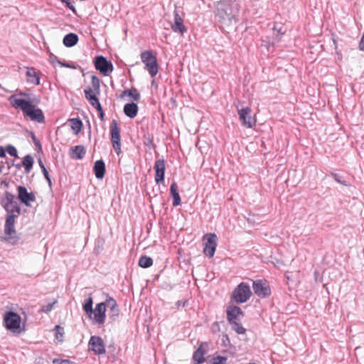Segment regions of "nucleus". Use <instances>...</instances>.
<instances>
[{
	"mask_svg": "<svg viewBox=\"0 0 364 364\" xmlns=\"http://www.w3.org/2000/svg\"><path fill=\"white\" fill-rule=\"evenodd\" d=\"M79 38L76 33H69L64 36L63 43L65 47L70 48L75 46Z\"/></svg>",
	"mask_w": 364,
	"mask_h": 364,
	"instance_id": "23",
	"label": "nucleus"
},
{
	"mask_svg": "<svg viewBox=\"0 0 364 364\" xmlns=\"http://www.w3.org/2000/svg\"><path fill=\"white\" fill-rule=\"evenodd\" d=\"M102 304H105V309L108 308L109 310L118 306L115 299L111 296H107V299Z\"/></svg>",
	"mask_w": 364,
	"mask_h": 364,
	"instance_id": "33",
	"label": "nucleus"
},
{
	"mask_svg": "<svg viewBox=\"0 0 364 364\" xmlns=\"http://www.w3.org/2000/svg\"><path fill=\"white\" fill-rule=\"evenodd\" d=\"M146 145L147 146H154V144H153V137H149L148 139H147V142L145 143Z\"/></svg>",
	"mask_w": 364,
	"mask_h": 364,
	"instance_id": "52",
	"label": "nucleus"
},
{
	"mask_svg": "<svg viewBox=\"0 0 364 364\" xmlns=\"http://www.w3.org/2000/svg\"><path fill=\"white\" fill-rule=\"evenodd\" d=\"M227 319L229 323L235 322V321H240V317H242L244 316V313L242 311L241 308L235 306V305H230L227 308Z\"/></svg>",
	"mask_w": 364,
	"mask_h": 364,
	"instance_id": "16",
	"label": "nucleus"
},
{
	"mask_svg": "<svg viewBox=\"0 0 364 364\" xmlns=\"http://www.w3.org/2000/svg\"><path fill=\"white\" fill-rule=\"evenodd\" d=\"M205 237H207V241L203 249V253L209 258H211L214 256L216 250L217 236L215 233H210L205 235Z\"/></svg>",
	"mask_w": 364,
	"mask_h": 364,
	"instance_id": "14",
	"label": "nucleus"
},
{
	"mask_svg": "<svg viewBox=\"0 0 364 364\" xmlns=\"http://www.w3.org/2000/svg\"><path fill=\"white\" fill-rule=\"evenodd\" d=\"M71 128L75 134L80 133L82 130L83 124L79 118H73L71 120Z\"/></svg>",
	"mask_w": 364,
	"mask_h": 364,
	"instance_id": "30",
	"label": "nucleus"
},
{
	"mask_svg": "<svg viewBox=\"0 0 364 364\" xmlns=\"http://www.w3.org/2000/svg\"><path fill=\"white\" fill-rule=\"evenodd\" d=\"M228 358L226 356L218 355L213 357L208 364H226Z\"/></svg>",
	"mask_w": 364,
	"mask_h": 364,
	"instance_id": "34",
	"label": "nucleus"
},
{
	"mask_svg": "<svg viewBox=\"0 0 364 364\" xmlns=\"http://www.w3.org/2000/svg\"><path fill=\"white\" fill-rule=\"evenodd\" d=\"M93 300L91 296L87 298L82 304V309L85 312V314L89 316V318H92V316L93 314Z\"/></svg>",
	"mask_w": 364,
	"mask_h": 364,
	"instance_id": "28",
	"label": "nucleus"
},
{
	"mask_svg": "<svg viewBox=\"0 0 364 364\" xmlns=\"http://www.w3.org/2000/svg\"><path fill=\"white\" fill-rule=\"evenodd\" d=\"M89 349L92 350L95 355L105 353V346L102 338L97 336H92L90 338Z\"/></svg>",
	"mask_w": 364,
	"mask_h": 364,
	"instance_id": "13",
	"label": "nucleus"
},
{
	"mask_svg": "<svg viewBox=\"0 0 364 364\" xmlns=\"http://www.w3.org/2000/svg\"><path fill=\"white\" fill-rule=\"evenodd\" d=\"M26 76L28 78V82L33 83L36 85L40 84V77L36 71V69L33 68H28L26 71Z\"/></svg>",
	"mask_w": 364,
	"mask_h": 364,
	"instance_id": "26",
	"label": "nucleus"
},
{
	"mask_svg": "<svg viewBox=\"0 0 364 364\" xmlns=\"http://www.w3.org/2000/svg\"><path fill=\"white\" fill-rule=\"evenodd\" d=\"M273 30L274 31H277L278 33L277 35V38H278V41H279L284 32L282 31V28H278L276 26H274Z\"/></svg>",
	"mask_w": 364,
	"mask_h": 364,
	"instance_id": "44",
	"label": "nucleus"
},
{
	"mask_svg": "<svg viewBox=\"0 0 364 364\" xmlns=\"http://www.w3.org/2000/svg\"><path fill=\"white\" fill-rule=\"evenodd\" d=\"M85 97L89 101L92 106H94L98 103L99 99L97 97V93L93 91L90 87H87L84 90Z\"/></svg>",
	"mask_w": 364,
	"mask_h": 364,
	"instance_id": "25",
	"label": "nucleus"
},
{
	"mask_svg": "<svg viewBox=\"0 0 364 364\" xmlns=\"http://www.w3.org/2000/svg\"><path fill=\"white\" fill-rule=\"evenodd\" d=\"M62 67H65V68H72V69H76V66L74 65H71L68 63H66V62H64V63H62L60 64Z\"/></svg>",
	"mask_w": 364,
	"mask_h": 364,
	"instance_id": "48",
	"label": "nucleus"
},
{
	"mask_svg": "<svg viewBox=\"0 0 364 364\" xmlns=\"http://www.w3.org/2000/svg\"><path fill=\"white\" fill-rule=\"evenodd\" d=\"M98 115H99V117L100 119V120L102 122L104 121L105 119V112L103 110H101L100 112H98Z\"/></svg>",
	"mask_w": 364,
	"mask_h": 364,
	"instance_id": "53",
	"label": "nucleus"
},
{
	"mask_svg": "<svg viewBox=\"0 0 364 364\" xmlns=\"http://www.w3.org/2000/svg\"><path fill=\"white\" fill-rule=\"evenodd\" d=\"M94 321L95 323L102 325L105 323V317H106V309L105 308V304H102V302L97 304L95 306V309H93Z\"/></svg>",
	"mask_w": 364,
	"mask_h": 364,
	"instance_id": "17",
	"label": "nucleus"
},
{
	"mask_svg": "<svg viewBox=\"0 0 364 364\" xmlns=\"http://www.w3.org/2000/svg\"><path fill=\"white\" fill-rule=\"evenodd\" d=\"M332 176H333L334 180L336 181H337L338 183H341V184H342L343 186H350V184L348 183L346 181L343 180V177L341 176H340L339 174H338V173H332Z\"/></svg>",
	"mask_w": 364,
	"mask_h": 364,
	"instance_id": "39",
	"label": "nucleus"
},
{
	"mask_svg": "<svg viewBox=\"0 0 364 364\" xmlns=\"http://www.w3.org/2000/svg\"><path fill=\"white\" fill-rule=\"evenodd\" d=\"M8 168H10L11 166H14V160H10L7 161Z\"/></svg>",
	"mask_w": 364,
	"mask_h": 364,
	"instance_id": "55",
	"label": "nucleus"
},
{
	"mask_svg": "<svg viewBox=\"0 0 364 364\" xmlns=\"http://www.w3.org/2000/svg\"><path fill=\"white\" fill-rule=\"evenodd\" d=\"M20 215L16 213H8L4 225V233L5 237L1 240L6 241L11 245H16L19 240V237L16 235V231L15 229V220Z\"/></svg>",
	"mask_w": 364,
	"mask_h": 364,
	"instance_id": "3",
	"label": "nucleus"
},
{
	"mask_svg": "<svg viewBox=\"0 0 364 364\" xmlns=\"http://www.w3.org/2000/svg\"><path fill=\"white\" fill-rule=\"evenodd\" d=\"M4 149L6 150V153L7 152L10 156L18 158L17 149L14 146L8 144Z\"/></svg>",
	"mask_w": 364,
	"mask_h": 364,
	"instance_id": "37",
	"label": "nucleus"
},
{
	"mask_svg": "<svg viewBox=\"0 0 364 364\" xmlns=\"http://www.w3.org/2000/svg\"><path fill=\"white\" fill-rule=\"evenodd\" d=\"M18 95L24 98H17L12 95L9 98L11 105L16 109H20L25 118L38 123H44L45 117L42 109L36 107L40 100L35 97H31V95L27 92H21Z\"/></svg>",
	"mask_w": 364,
	"mask_h": 364,
	"instance_id": "1",
	"label": "nucleus"
},
{
	"mask_svg": "<svg viewBox=\"0 0 364 364\" xmlns=\"http://www.w3.org/2000/svg\"><path fill=\"white\" fill-rule=\"evenodd\" d=\"M129 96L132 97L134 101L138 102L140 100V94L137 90L134 87L131 89L124 90L120 95V97L123 98L124 96Z\"/></svg>",
	"mask_w": 364,
	"mask_h": 364,
	"instance_id": "27",
	"label": "nucleus"
},
{
	"mask_svg": "<svg viewBox=\"0 0 364 364\" xmlns=\"http://www.w3.org/2000/svg\"><path fill=\"white\" fill-rule=\"evenodd\" d=\"M47 182H48V186H49L50 188H52V181H51V179H48V180H47Z\"/></svg>",
	"mask_w": 364,
	"mask_h": 364,
	"instance_id": "57",
	"label": "nucleus"
},
{
	"mask_svg": "<svg viewBox=\"0 0 364 364\" xmlns=\"http://www.w3.org/2000/svg\"><path fill=\"white\" fill-rule=\"evenodd\" d=\"M16 190L17 199L25 206L31 207V203L36 201V198L35 193L32 191L28 192L25 186H18Z\"/></svg>",
	"mask_w": 364,
	"mask_h": 364,
	"instance_id": "10",
	"label": "nucleus"
},
{
	"mask_svg": "<svg viewBox=\"0 0 364 364\" xmlns=\"http://www.w3.org/2000/svg\"><path fill=\"white\" fill-rule=\"evenodd\" d=\"M252 296L250 285L245 282L240 283L232 293V299L237 304L246 302Z\"/></svg>",
	"mask_w": 364,
	"mask_h": 364,
	"instance_id": "7",
	"label": "nucleus"
},
{
	"mask_svg": "<svg viewBox=\"0 0 364 364\" xmlns=\"http://www.w3.org/2000/svg\"><path fill=\"white\" fill-rule=\"evenodd\" d=\"M110 140L112 144L113 149L117 155H119L121 151V136L120 129L116 119H112L109 125Z\"/></svg>",
	"mask_w": 364,
	"mask_h": 364,
	"instance_id": "8",
	"label": "nucleus"
},
{
	"mask_svg": "<svg viewBox=\"0 0 364 364\" xmlns=\"http://www.w3.org/2000/svg\"><path fill=\"white\" fill-rule=\"evenodd\" d=\"M252 109L250 107L237 109L239 119L243 127H253L256 124V119L251 117Z\"/></svg>",
	"mask_w": 364,
	"mask_h": 364,
	"instance_id": "12",
	"label": "nucleus"
},
{
	"mask_svg": "<svg viewBox=\"0 0 364 364\" xmlns=\"http://www.w3.org/2000/svg\"><path fill=\"white\" fill-rule=\"evenodd\" d=\"M237 10L233 9L230 0H224L217 3L215 16L218 18V21L225 26H230L235 19Z\"/></svg>",
	"mask_w": 364,
	"mask_h": 364,
	"instance_id": "2",
	"label": "nucleus"
},
{
	"mask_svg": "<svg viewBox=\"0 0 364 364\" xmlns=\"http://www.w3.org/2000/svg\"><path fill=\"white\" fill-rule=\"evenodd\" d=\"M33 164L34 159L31 155L28 154L23 158L22 166L24 167L26 173H28L31 171Z\"/></svg>",
	"mask_w": 364,
	"mask_h": 364,
	"instance_id": "29",
	"label": "nucleus"
},
{
	"mask_svg": "<svg viewBox=\"0 0 364 364\" xmlns=\"http://www.w3.org/2000/svg\"><path fill=\"white\" fill-rule=\"evenodd\" d=\"M138 110V105L134 102L127 103L124 106V114L132 119L134 118L137 115Z\"/></svg>",
	"mask_w": 364,
	"mask_h": 364,
	"instance_id": "22",
	"label": "nucleus"
},
{
	"mask_svg": "<svg viewBox=\"0 0 364 364\" xmlns=\"http://www.w3.org/2000/svg\"><path fill=\"white\" fill-rule=\"evenodd\" d=\"M50 60L52 63H55V62H57L59 64L61 63V61L58 60V57L53 54L50 55Z\"/></svg>",
	"mask_w": 364,
	"mask_h": 364,
	"instance_id": "45",
	"label": "nucleus"
},
{
	"mask_svg": "<svg viewBox=\"0 0 364 364\" xmlns=\"http://www.w3.org/2000/svg\"><path fill=\"white\" fill-rule=\"evenodd\" d=\"M109 311H110V313L109 314V319H111L112 321H114L116 320V318L118 317L119 314V306L112 309Z\"/></svg>",
	"mask_w": 364,
	"mask_h": 364,
	"instance_id": "38",
	"label": "nucleus"
},
{
	"mask_svg": "<svg viewBox=\"0 0 364 364\" xmlns=\"http://www.w3.org/2000/svg\"><path fill=\"white\" fill-rule=\"evenodd\" d=\"M1 183L4 184L6 187H8L9 185V183L6 182V181H3Z\"/></svg>",
	"mask_w": 364,
	"mask_h": 364,
	"instance_id": "58",
	"label": "nucleus"
},
{
	"mask_svg": "<svg viewBox=\"0 0 364 364\" xmlns=\"http://www.w3.org/2000/svg\"><path fill=\"white\" fill-rule=\"evenodd\" d=\"M252 289L254 293L259 298L264 299L271 295V289L266 279L253 281Z\"/></svg>",
	"mask_w": 364,
	"mask_h": 364,
	"instance_id": "9",
	"label": "nucleus"
},
{
	"mask_svg": "<svg viewBox=\"0 0 364 364\" xmlns=\"http://www.w3.org/2000/svg\"><path fill=\"white\" fill-rule=\"evenodd\" d=\"M154 169L155 171V181L160 184L164 181L165 178V161L164 159H158L155 161Z\"/></svg>",
	"mask_w": 364,
	"mask_h": 364,
	"instance_id": "15",
	"label": "nucleus"
},
{
	"mask_svg": "<svg viewBox=\"0 0 364 364\" xmlns=\"http://www.w3.org/2000/svg\"><path fill=\"white\" fill-rule=\"evenodd\" d=\"M38 164H39L41 171L46 169V168L45 167V166L41 159H38Z\"/></svg>",
	"mask_w": 364,
	"mask_h": 364,
	"instance_id": "54",
	"label": "nucleus"
},
{
	"mask_svg": "<svg viewBox=\"0 0 364 364\" xmlns=\"http://www.w3.org/2000/svg\"><path fill=\"white\" fill-rule=\"evenodd\" d=\"M42 173L46 178V180H48V179H50V175L48 173V171H47V169H45L43 171H42Z\"/></svg>",
	"mask_w": 364,
	"mask_h": 364,
	"instance_id": "50",
	"label": "nucleus"
},
{
	"mask_svg": "<svg viewBox=\"0 0 364 364\" xmlns=\"http://www.w3.org/2000/svg\"><path fill=\"white\" fill-rule=\"evenodd\" d=\"M55 338L59 341H63V335L65 333L63 327L60 326V325H56L55 326Z\"/></svg>",
	"mask_w": 364,
	"mask_h": 364,
	"instance_id": "36",
	"label": "nucleus"
},
{
	"mask_svg": "<svg viewBox=\"0 0 364 364\" xmlns=\"http://www.w3.org/2000/svg\"><path fill=\"white\" fill-rule=\"evenodd\" d=\"M171 196L173 198V206L181 205V200L179 193L178 191V186L176 182H173L170 187Z\"/></svg>",
	"mask_w": 364,
	"mask_h": 364,
	"instance_id": "24",
	"label": "nucleus"
},
{
	"mask_svg": "<svg viewBox=\"0 0 364 364\" xmlns=\"http://www.w3.org/2000/svg\"><path fill=\"white\" fill-rule=\"evenodd\" d=\"M56 302L57 301H55L53 303H49L46 305L42 306L41 308V311L44 312V313L50 312L53 309V306Z\"/></svg>",
	"mask_w": 364,
	"mask_h": 364,
	"instance_id": "40",
	"label": "nucleus"
},
{
	"mask_svg": "<svg viewBox=\"0 0 364 364\" xmlns=\"http://www.w3.org/2000/svg\"><path fill=\"white\" fill-rule=\"evenodd\" d=\"M138 264L142 268H148L153 264V259L150 257L143 255L139 258Z\"/></svg>",
	"mask_w": 364,
	"mask_h": 364,
	"instance_id": "31",
	"label": "nucleus"
},
{
	"mask_svg": "<svg viewBox=\"0 0 364 364\" xmlns=\"http://www.w3.org/2000/svg\"><path fill=\"white\" fill-rule=\"evenodd\" d=\"M21 318L18 314L13 311H6L4 316V325L6 330L14 333L22 332L21 328Z\"/></svg>",
	"mask_w": 364,
	"mask_h": 364,
	"instance_id": "4",
	"label": "nucleus"
},
{
	"mask_svg": "<svg viewBox=\"0 0 364 364\" xmlns=\"http://www.w3.org/2000/svg\"><path fill=\"white\" fill-rule=\"evenodd\" d=\"M93 63L95 69L99 70L104 75H108L114 69L112 62L107 60L103 55L96 56Z\"/></svg>",
	"mask_w": 364,
	"mask_h": 364,
	"instance_id": "11",
	"label": "nucleus"
},
{
	"mask_svg": "<svg viewBox=\"0 0 364 364\" xmlns=\"http://www.w3.org/2000/svg\"><path fill=\"white\" fill-rule=\"evenodd\" d=\"M204 345L208 346L206 343H203L193 353V360L194 364H202L205 361L204 356L207 353V350L203 348Z\"/></svg>",
	"mask_w": 364,
	"mask_h": 364,
	"instance_id": "19",
	"label": "nucleus"
},
{
	"mask_svg": "<svg viewBox=\"0 0 364 364\" xmlns=\"http://www.w3.org/2000/svg\"><path fill=\"white\" fill-rule=\"evenodd\" d=\"M0 157L4 158L6 157V150L4 147L0 146Z\"/></svg>",
	"mask_w": 364,
	"mask_h": 364,
	"instance_id": "49",
	"label": "nucleus"
},
{
	"mask_svg": "<svg viewBox=\"0 0 364 364\" xmlns=\"http://www.w3.org/2000/svg\"><path fill=\"white\" fill-rule=\"evenodd\" d=\"M93 171L97 179H102L106 171L105 164L102 159L96 161L94 164Z\"/></svg>",
	"mask_w": 364,
	"mask_h": 364,
	"instance_id": "21",
	"label": "nucleus"
},
{
	"mask_svg": "<svg viewBox=\"0 0 364 364\" xmlns=\"http://www.w3.org/2000/svg\"><path fill=\"white\" fill-rule=\"evenodd\" d=\"M171 29L175 33H179L181 35L187 31L182 18L176 11H174V23L171 25Z\"/></svg>",
	"mask_w": 364,
	"mask_h": 364,
	"instance_id": "18",
	"label": "nucleus"
},
{
	"mask_svg": "<svg viewBox=\"0 0 364 364\" xmlns=\"http://www.w3.org/2000/svg\"><path fill=\"white\" fill-rule=\"evenodd\" d=\"M232 329L238 334H244L246 332V329L241 325L240 321H235L230 323Z\"/></svg>",
	"mask_w": 364,
	"mask_h": 364,
	"instance_id": "32",
	"label": "nucleus"
},
{
	"mask_svg": "<svg viewBox=\"0 0 364 364\" xmlns=\"http://www.w3.org/2000/svg\"><path fill=\"white\" fill-rule=\"evenodd\" d=\"M177 306H183L185 307L188 305V300H179L176 302Z\"/></svg>",
	"mask_w": 364,
	"mask_h": 364,
	"instance_id": "47",
	"label": "nucleus"
},
{
	"mask_svg": "<svg viewBox=\"0 0 364 364\" xmlns=\"http://www.w3.org/2000/svg\"><path fill=\"white\" fill-rule=\"evenodd\" d=\"M92 85L93 87V91L97 94H100V79L96 75L92 76Z\"/></svg>",
	"mask_w": 364,
	"mask_h": 364,
	"instance_id": "35",
	"label": "nucleus"
},
{
	"mask_svg": "<svg viewBox=\"0 0 364 364\" xmlns=\"http://www.w3.org/2000/svg\"><path fill=\"white\" fill-rule=\"evenodd\" d=\"M53 364H73L70 360L68 359H60V358H54L52 361Z\"/></svg>",
	"mask_w": 364,
	"mask_h": 364,
	"instance_id": "41",
	"label": "nucleus"
},
{
	"mask_svg": "<svg viewBox=\"0 0 364 364\" xmlns=\"http://www.w3.org/2000/svg\"><path fill=\"white\" fill-rule=\"evenodd\" d=\"M16 196L11 192L6 191L0 199V204L8 213H16L21 215V206L15 200Z\"/></svg>",
	"mask_w": 364,
	"mask_h": 364,
	"instance_id": "6",
	"label": "nucleus"
},
{
	"mask_svg": "<svg viewBox=\"0 0 364 364\" xmlns=\"http://www.w3.org/2000/svg\"><path fill=\"white\" fill-rule=\"evenodd\" d=\"M358 48L360 50L364 51V31L360 41Z\"/></svg>",
	"mask_w": 364,
	"mask_h": 364,
	"instance_id": "46",
	"label": "nucleus"
},
{
	"mask_svg": "<svg viewBox=\"0 0 364 364\" xmlns=\"http://www.w3.org/2000/svg\"><path fill=\"white\" fill-rule=\"evenodd\" d=\"M93 107L97 110L98 112H100L101 110H103L100 102L98 103H97V105H94Z\"/></svg>",
	"mask_w": 364,
	"mask_h": 364,
	"instance_id": "51",
	"label": "nucleus"
},
{
	"mask_svg": "<svg viewBox=\"0 0 364 364\" xmlns=\"http://www.w3.org/2000/svg\"><path fill=\"white\" fill-rule=\"evenodd\" d=\"M63 3H65L66 4V6L70 9L73 11H75V8L73 4V2L71 0H60Z\"/></svg>",
	"mask_w": 364,
	"mask_h": 364,
	"instance_id": "43",
	"label": "nucleus"
},
{
	"mask_svg": "<svg viewBox=\"0 0 364 364\" xmlns=\"http://www.w3.org/2000/svg\"><path fill=\"white\" fill-rule=\"evenodd\" d=\"M31 139H32L35 146L38 149L39 151H41L42 146H41V141L37 139V137L33 132L31 133Z\"/></svg>",
	"mask_w": 364,
	"mask_h": 364,
	"instance_id": "42",
	"label": "nucleus"
},
{
	"mask_svg": "<svg viewBox=\"0 0 364 364\" xmlns=\"http://www.w3.org/2000/svg\"><path fill=\"white\" fill-rule=\"evenodd\" d=\"M86 154L85 147L82 145H77L70 148V156L73 159H82Z\"/></svg>",
	"mask_w": 364,
	"mask_h": 364,
	"instance_id": "20",
	"label": "nucleus"
},
{
	"mask_svg": "<svg viewBox=\"0 0 364 364\" xmlns=\"http://www.w3.org/2000/svg\"><path fill=\"white\" fill-rule=\"evenodd\" d=\"M14 166L16 167L17 169H20L22 166V164H14Z\"/></svg>",
	"mask_w": 364,
	"mask_h": 364,
	"instance_id": "56",
	"label": "nucleus"
},
{
	"mask_svg": "<svg viewBox=\"0 0 364 364\" xmlns=\"http://www.w3.org/2000/svg\"><path fill=\"white\" fill-rule=\"evenodd\" d=\"M141 62L145 65V69L149 72V75L153 77L156 75L159 72V65L156 55L152 50H145L140 55Z\"/></svg>",
	"mask_w": 364,
	"mask_h": 364,
	"instance_id": "5",
	"label": "nucleus"
}]
</instances>
